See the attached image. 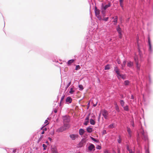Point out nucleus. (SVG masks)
Listing matches in <instances>:
<instances>
[{
	"mask_svg": "<svg viewBox=\"0 0 153 153\" xmlns=\"http://www.w3.org/2000/svg\"><path fill=\"white\" fill-rule=\"evenodd\" d=\"M140 134L141 137L142 139L145 140H147L148 137L147 134L144 132L143 129L140 130Z\"/></svg>",
	"mask_w": 153,
	"mask_h": 153,
	"instance_id": "nucleus-1",
	"label": "nucleus"
},
{
	"mask_svg": "<svg viewBox=\"0 0 153 153\" xmlns=\"http://www.w3.org/2000/svg\"><path fill=\"white\" fill-rule=\"evenodd\" d=\"M111 6V4L110 3H108V4L106 5L105 6H102V13L103 14V16H105V10L108 7H109Z\"/></svg>",
	"mask_w": 153,
	"mask_h": 153,
	"instance_id": "nucleus-2",
	"label": "nucleus"
},
{
	"mask_svg": "<svg viewBox=\"0 0 153 153\" xmlns=\"http://www.w3.org/2000/svg\"><path fill=\"white\" fill-rule=\"evenodd\" d=\"M86 142V140L85 139L82 140L78 144L79 147H81L83 146L85 144Z\"/></svg>",
	"mask_w": 153,
	"mask_h": 153,
	"instance_id": "nucleus-3",
	"label": "nucleus"
},
{
	"mask_svg": "<svg viewBox=\"0 0 153 153\" xmlns=\"http://www.w3.org/2000/svg\"><path fill=\"white\" fill-rule=\"evenodd\" d=\"M102 114L105 119H107L108 113L106 110H103L102 111Z\"/></svg>",
	"mask_w": 153,
	"mask_h": 153,
	"instance_id": "nucleus-4",
	"label": "nucleus"
},
{
	"mask_svg": "<svg viewBox=\"0 0 153 153\" xmlns=\"http://www.w3.org/2000/svg\"><path fill=\"white\" fill-rule=\"evenodd\" d=\"M78 135L77 134H70L69 136L73 140H74L76 139V138L78 137Z\"/></svg>",
	"mask_w": 153,
	"mask_h": 153,
	"instance_id": "nucleus-5",
	"label": "nucleus"
},
{
	"mask_svg": "<svg viewBox=\"0 0 153 153\" xmlns=\"http://www.w3.org/2000/svg\"><path fill=\"white\" fill-rule=\"evenodd\" d=\"M65 131L63 126H62L58 129L56 130V132H62Z\"/></svg>",
	"mask_w": 153,
	"mask_h": 153,
	"instance_id": "nucleus-6",
	"label": "nucleus"
},
{
	"mask_svg": "<svg viewBox=\"0 0 153 153\" xmlns=\"http://www.w3.org/2000/svg\"><path fill=\"white\" fill-rule=\"evenodd\" d=\"M51 153H59L56 147L52 148L51 149Z\"/></svg>",
	"mask_w": 153,
	"mask_h": 153,
	"instance_id": "nucleus-7",
	"label": "nucleus"
},
{
	"mask_svg": "<svg viewBox=\"0 0 153 153\" xmlns=\"http://www.w3.org/2000/svg\"><path fill=\"white\" fill-rule=\"evenodd\" d=\"M95 146L93 144H91L88 147V149L89 150L91 151L92 150H94Z\"/></svg>",
	"mask_w": 153,
	"mask_h": 153,
	"instance_id": "nucleus-8",
	"label": "nucleus"
},
{
	"mask_svg": "<svg viewBox=\"0 0 153 153\" xmlns=\"http://www.w3.org/2000/svg\"><path fill=\"white\" fill-rule=\"evenodd\" d=\"M94 11L96 16L100 14V10L98 9H97V8L96 7H95Z\"/></svg>",
	"mask_w": 153,
	"mask_h": 153,
	"instance_id": "nucleus-9",
	"label": "nucleus"
},
{
	"mask_svg": "<svg viewBox=\"0 0 153 153\" xmlns=\"http://www.w3.org/2000/svg\"><path fill=\"white\" fill-rule=\"evenodd\" d=\"M63 126L65 130H66L70 127V126L69 124L66 123Z\"/></svg>",
	"mask_w": 153,
	"mask_h": 153,
	"instance_id": "nucleus-10",
	"label": "nucleus"
},
{
	"mask_svg": "<svg viewBox=\"0 0 153 153\" xmlns=\"http://www.w3.org/2000/svg\"><path fill=\"white\" fill-rule=\"evenodd\" d=\"M127 131L128 132V134L129 135L130 137H131V133H132V131L131 130V129L129 127H127Z\"/></svg>",
	"mask_w": 153,
	"mask_h": 153,
	"instance_id": "nucleus-11",
	"label": "nucleus"
},
{
	"mask_svg": "<svg viewBox=\"0 0 153 153\" xmlns=\"http://www.w3.org/2000/svg\"><path fill=\"white\" fill-rule=\"evenodd\" d=\"M63 119L65 122H68L69 121V118L66 116L63 117Z\"/></svg>",
	"mask_w": 153,
	"mask_h": 153,
	"instance_id": "nucleus-12",
	"label": "nucleus"
},
{
	"mask_svg": "<svg viewBox=\"0 0 153 153\" xmlns=\"http://www.w3.org/2000/svg\"><path fill=\"white\" fill-rule=\"evenodd\" d=\"M114 105H115V109L118 112H119L120 111V110L119 109V108L117 104V103L116 102L114 103Z\"/></svg>",
	"mask_w": 153,
	"mask_h": 153,
	"instance_id": "nucleus-13",
	"label": "nucleus"
},
{
	"mask_svg": "<svg viewBox=\"0 0 153 153\" xmlns=\"http://www.w3.org/2000/svg\"><path fill=\"white\" fill-rule=\"evenodd\" d=\"M66 101L67 102H69V103H71L72 102V99L71 97H68L67 98Z\"/></svg>",
	"mask_w": 153,
	"mask_h": 153,
	"instance_id": "nucleus-14",
	"label": "nucleus"
},
{
	"mask_svg": "<svg viewBox=\"0 0 153 153\" xmlns=\"http://www.w3.org/2000/svg\"><path fill=\"white\" fill-rule=\"evenodd\" d=\"M85 132V131L84 129L81 128L79 130V133L80 135H82Z\"/></svg>",
	"mask_w": 153,
	"mask_h": 153,
	"instance_id": "nucleus-15",
	"label": "nucleus"
},
{
	"mask_svg": "<svg viewBox=\"0 0 153 153\" xmlns=\"http://www.w3.org/2000/svg\"><path fill=\"white\" fill-rule=\"evenodd\" d=\"M114 71H115L116 73H117V76L120 74V72L119 69L117 67H116L115 68Z\"/></svg>",
	"mask_w": 153,
	"mask_h": 153,
	"instance_id": "nucleus-16",
	"label": "nucleus"
},
{
	"mask_svg": "<svg viewBox=\"0 0 153 153\" xmlns=\"http://www.w3.org/2000/svg\"><path fill=\"white\" fill-rule=\"evenodd\" d=\"M74 61V59H71L68 61V65H71L72 63Z\"/></svg>",
	"mask_w": 153,
	"mask_h": 153,
	"instance_id": "nucleus-17",
	"label": "nucleus"
},
{
	"mask_svg": "<svg viewBox=\"0 0 153 153\" xmlns=\"http://www.w3.org/2000/svg\"><path fill=\"white\" fill-rule=\"evenodd\" d=\"M87 131L89 133H91L92 131V128L90 127H88L87 128Z\"/></svg>",
	"mask_w": 153,
	"mask_h": 153,
	"instance_id": "nucleus-18",
	"label": "nucleus"
},
{
	"mask_svg": "<svg viewBox=\"0 0 153 153\" xmlns=\"http://www.w3.org/2000/svg\"><path fill=\"white\" fill-rule=\"evenodd\" d=\"M148 41L149 45V48H150V49L151 50V41H150L149 36H148Z\"/></svg>",
	"mask_w": 153,
	"mask_h": 153,
	"instance_id": "nucleus-19",
	"label": "nucleus"
},
{
	"mask_svg": "<svg viewBox=\"0 0 153 153\" xmlns=\"http://www.w3.org/2000/svg\"><path fill=\"white\" fill-rule=\"evenodd\" d=\"M133 65V63L131 62H129L127 63V66L130 67H131Z\"/></svg>",
	"mask_w": 153,
	"mask_h": 153,
	"instance_id": "nucleus-20",
	"label": "nucleus"
},
{
	"mask_svg": "<svg viewBox=\"0 0 153 153\" xmlns=\"http://www.w3.org/2000/svg\"><path fill=\"white\" fill-rule=\"evenodd\" d=\"M123 0H120V6L122 7V9H123Z\"/></svg>",
	"mask_w": 153,
	"mask_h": 153,
	"instance_id": "nucleus-21",
	"label": "nucleus"
},
{
	"mask_svg": "<svg viewBox=\"0 0 153 153\" xmlns=\"http://www.w3.org/2000/svg\"><path fill=\"white\" fill-rule=\"evenodd\" d=\"M123 107V108L124 110L125 111H128L129 110L128 107V105H126L125 106H124Z\"/></svg>",
	"mask_w": 153,
	"mask_h": 153,
	"instance_id": "nucleus-22",
	"label": "nucleus"
},
{
	"mask_svg": "<svg viewBox=\"0 0 153 153\" xmlns=\"http://www.w3.org/2000/svg\"><path fill=\"white\" fill-rule=\"evenodd\" d=\"M110 65L109 64H108L106 65L105 67V70H109L110 69Z\"/></svg>",
	"mask_w": 153,
	"mask_h": 153,
	"instance_id": "nucleus-23",
	"label": "nucleus"
},
{
	"mask_svg": "<svg viewBox=\"0 0 153 153\" xmlns=\"http://www.w3.org/2000/svg\"><path fill=\"white\" fill-rule=\"evenodd\" d=\"M90 123L92 125H94L95 124V122L93 119H90Z\"/></svg>",
	"mask_w": 153,
	"mask_h": 153,
	"instance_id": "nucleus-24",
	"label": "nucleus"
},
{
	"mask_svg": "<svg viewBox=\"0 0 153 153\" xmlns=\"http://www.w3.org/2000/svg\"><path fill=\"white\" fill-rule=\"evenodd\" d=\"M120 102L121 106L123 107L124 106L125 104V102H124V101L123 100H121L120 101Z\"/></svg>",
	"mask_w": 153,
	"mask_h": 153,
	"instance_id": "nucleus-25",
	"label": "nucleus"
},
{
	"mask_svg": "<svg viewBox=\"0 0 153 153\" xmlns=\"http://www.w3.org/2000/svg\"><path fill=\"white\" fill-rule=\"evenodd\" d=\"M117 30L118 31L119 34H120V33H121V29L120 28L119 26L117 28Z\"/></svg>",
	"mask_w": 153,
	"mask_h": 153,
	"instance_id": "nucleus-26",
	"label": "nucleus"
},
{
	"mask_svg": "<svg viewBox=\"0 0 153 153\" xmlns=\"http://www.w3.org/2000/svg\"><path fill=\"white\" fill-rule=\"evenodd\" d=\"M124 76L123 75H121L120 74H119V75H118L117 76V77L119 78L120 77H121V78L124 79Z\"/></svg>",
	"mask_w": 153,
	"mask_h": 153,
	"instance_id": "nucleus-27",
	"label": "nucleus"
},
{
	"mask_svg": "<svg viewBox=\"0 0 153 153\" xmlns=\"http://www.w3.org/2000/svg\"><path fill=\"white\" fill-rule=\"evenodd\" d=\"M117 16H116L115 19H114L113 22H114V24L116 25V23H117Z\"/></svg>",
	"mask_w": 153,
	"mask_h": 153,
	"instance_id": "nucleus-28",
	"label": "nucleus"
},
{
	"mask_svg": "<svg viewBox=\"0 0 153 153\" xmlns=\"http://www.w3.org/2000/svg\"><path fill=\"white\" fill-rule=\"evenodd\" d=\"M79 87L80 90H82L83 89V86L82 85H79Z\"/></svg>",
	"mask_w": 153,
	"mask_h": 153,
	"instance_id": "nucleus-29",
	"label": "nucleus"
},
{
	"mask_svg": "<svg viewBox=\"0 0 153 153\" xmlns=\"http://www.w3.org/2000/svg\"><path fill=\"white\" fill-rule=\"evenodd\" d=\"M109 128H112L114 127V124H111L109 125L108 126Z\"/></svg>",
	"mask_w": 153,
	"mask_h": 153,
	"instance_id": "nucleus-30",
	"label": "nucleus"
},
{
	"mask_svg": "<svg viewBox=\"0 0 153 153\" xmlns=\"http://www.w3.org/2000/svg\"><path fill=\"white\" fill-rule=\"evenodd\" d=\"M136 64L137 69L138 70H139L140 69V66L139 65L138 63L137 62V63H136Z\"/></svg>",
	"mask_w": 153,
	"mask_h": 153,
	"instance_id": "nucleus-31",
	"label": "nucleus"
},
{
	"mask_svg": "<svg viewBox=\"0 0 153 153\" xmlns=\"http://www.w3.org/2000/svg\"><path fill=\"white\" fill-rule=\"evenodd\" d=\"M126 61H124L123 63V64H122V67L123 68V67H125V65H126Z\"/></svg>",
	"mask_w": 153,
	"mask_h": 153,
	"instance_id": "nucleus-32",
	"label": "nucleus"
},
{
	"mask_svg": "<svg viewBox=\"0 0 153 153\" xmlns=\"http://www.w3.org/2000/svg\"><path fill=\"white\" fill-rule=\"evenodd\" d=\"M129 82L128 80H126L124 82V84L125 85H127L129 84Z\"/></svg>",
	"mask_w": 153,
	"mask_h": 153,
	"instance_id": "nucleus-33",
	"label": "nucleus"
},
{
	"mask_svg": "<svg viewBox=\"0 0 153 153\" xmlns=\"http://www.w3.org/2000/svg\"><path fill=\"white\" fill-rule=\"evenodd\" d=\"M43 138V135L41 136H40V138H39V140L38 141L37 143H39V142H40L41 140Z\"/></svg>",
	"mask_w": 153,
	"mask_h": 153,
	"instance_id": "nucleus-34",
	"label": "nucleus"
},
{
	"mask_svg": "<svg viewBox=\"0 0 153 153\" xmlns=\"http://www.w3.org/2000/svg\"><path fill=\"white\" fill-rule=\"evenodd\" d=\"M91 138L92 140L94 141V142H97L99 141L98 140H96V139H95L94 138L91 137Z\"/></svg>",
	"mask_w": 153,
	"mask_h": 153,
	"instance_id": "nucleus-35",
	"label": "nucleus"
},
{
	"mask_svg": "<svg viewBox=\"0 0 153 153\" xmlns=\"http://www.w3.org/2000/svg\"><path fill=\"white\" fill-rule=\"evenodd\" d=\"M80 68V67L79 65H77L76 67L75 70H77Z\"/></svg>",
	"mask_w": 153,
	"mask_h": 153,
	"instance_id": "nucleus-36",
	"label": "nucleus"
},
{
	"mask_svg": "<svg viewBox=\"0 0 153 153\" xmlns=\"http://www.w3.org/2000/svg\"><path fill=\"white\" fill-rule=\"evenodd\" d=\"M96 16L99 20H101V17L99 15H96Z\"/></svg>",
	"mask_w": 153,
	"mask_h": 153,
	"instance_id": "nucleus-37",
	"label": "nucleus"
},
{
	"mask_svg": "<svg viewBox=\"0 0 153 153\" xmlns=\"http://www.w3.org/2000/svg\"><path fill=\"white\" fill-rule=\"evenodd\" d=\"M42 146L43 147L44 150H45L46 149L47 146L45 144H43L42 145Z\"/></svg>",
	"mask_w": 153,
	"mask_h": 153,
	"instance_id": "nucleus-38",
	"label": "nucleus"
},
{
	"mask_svg": "<svg viewBox=\"0 0 153 153\" xmlns=\"http://www.w3.org/2000/svg\"><path fill=\"white\" fill-rule=\"evenodd\" d=\"M74 91L73 90V89L72 88H71L70 91H69V93L71 94H72Z\"/></svg>",
	"mask_w": 153,
	"mask_h": 153,
	"instance_id": "nucleus-39",
	"label": "nucleus"
},
{
	"mask_svg": "<svg viewBox=\"0 0 153 153\" xmlns=\"http://www.w3.org/2000/svg\"><path fill=\"white\" fill-rule=\"evenodd\" d=\"M117 141L118 143H120L121 142V140L120 138V137H119V139L117 140Z\"/></svg>",
	"mask_w": 153,
	"mask_h": 153,
	"instance_id": "nucleus-40",
	"label": "nucleus"
},
{
	"mask_svg": "<svg viewBox=\"0 0 153 153\" xmlns=\"http://www.w3.org/2000/svg\"><path fill=\"white\" fill-rule=\"evenodd\" d=\"M71 84V81L70 82H69L68 83V85H67L66 87V89H67V88L69 87V86Z\"/></svg>",
	"mask_w": 153,
	"mask_h": 153,
	"instance_id": "nucleus-41",
	"label": "nucleus"
},
{
	"mask_svg": "<svg viewBox=\"0 0 153 153\" xmlns=\"http://www.w3.org/2000/svg\"><path fill=\"white\" fill-rule=\"evenodd\" d=\"M96 148L97 149H101V147L99 145H97L96 147Z\"/></svg>",
	"mask_w": 153,
	"mask_h": 153,
	"instance_id": "nucleus-42",
	"label": "nucleus"
},
{
	"mask_svg": "<svg viewBox=\"0 0 153 153\" xmlns=\"http://www.w3.org/2000/svg\"><path fill=\"white\" fill-rule=\"evenodd\" d=\"M64 97H65V96H62V97L61 98V102H60V105L61 104V102L63 100V99H64Z\"/></svg>",
	"mask_w": 153,
	"mask_h": 153,
	"instance_id": "nucleus-43",
	"label": "nucleus"
},
{
	"mask_svg": "<svg viewBox=\"0 0 153 153\" xmlns=\"http://www.w3.org/2000/svg\"><path fill=\"white\" fill-rule=\"evenodd\" d=\"M108 17L105 18H104L102 19V20H104V21H107L108 20Z\"/></svg>",
	"mask_w": 153,
	"mask_h": 153,
	"instance_id": "nucleus-44",
	"label": "nucleus"
},
{
	"mask_svg": "<svg viewBox=\"0 0 153 153\" xmlns=\"http://www.w3.org/2000/svg\"><path fill=\"white\" fill-rule=\"evenodd\" d=\"M89 122V121H86L85 122V123H84V124L85 125H87L88 123Z\"/></svg>",
	"mask_w": 153,
	"mask_h": 153,
	"instance_id": "nucleus-45",
	"label": "nucleus"
},
{
	"mask_svg": "<svg viewBox=\"0 0 153 153\" xmlns=\"http://www.w3.org/2000/svg\"><path fill=\"white\" fill-rule=\"evenodd\" d=\"M41 129L43 130L44 131H47V128H43L42 127L41 128Z\"/></svg>",
	"mask_w": 153,
	"mask_h": 153,
	"instance_id": "nucleus-46",
	"label": "nucleus"
},
{
	"mask_svg": "<svg viewBox=\"0 0 153 153\" xmlns=\"http://www.w3.org/2000/svg\"><path fill=\"white\" fill-rule=\"evenodd\" d=\"M127 149L128 151L131 149L129 148V146L128 145L127 146Z\"/></svg>",
	"mask_w": 153,
	"mask_h": 153,
	"instance_id": "nucleus-47",
	"label": "nucleus"
},
{
	"mask_svg": "<svg viewBox=\"0 0 153 153\" xmlns=\"http://www.w3.org/2000/svg\"><path fill=\"white\" fill-rule=\"evenodd\" d=\"M134 60L135 61V62H136V64L137 63V62H138V60H137V58H136V57H135L134 58Z\"/></svg>",
	"mask_w": 153,
	"mask_h": 153,
	"instance_id": "nucleus-48",
	"label": "nucleus"
},
{
	"mask_svg": "<svg viewBox=\"0 0 153 153\" xmlns=\"http://www.w3.org/2000/svg\"><path fill=\"white\" fill-rule=\"evenodd\" d=\"M45 123H46V125H47L48 124V121L47 120H46L45 122Z\"/></svg>",
	"mask_w": 153,
	"mask_h": 153,
	"instance_id": "nucleus-49",
	"label": "nucleus"
},
{
	"mask_svg": "<svg viewBox=\"0 0 153 153\" xmlns=\"http://www.w3.org/2000/svg\"><path fill=\"white\" fill-rule=\"evenodd\" d=\"M118 153H120V149L118 148L117 149Z\"/></svg>",
	"mask_w": 153,
	"mask_h": 153,
	"instance_id": "nucleus-50",
	"label": "nucleus"
},
{
	"mask_svg": "<svg viewBox=\"0 0 153 153\" xmlns=\"http://www.w3.org/2000/svg\"><path fill=\"white\" fill-rule=\"evenodd\" d=\"M121 33H120V34H119V37L121 39L122 38V36H121Z\"/></svg>",
	"mask_w": 153,
	"mask_h": 153,
	"instance_id": "nucleus-51",
	"label": "nucleus"
},
{
	"mask_svg": "<svg viewBox=\"0 0 153 153\" xmlns=\"http://www.w3.org/2000/svg\"><path fill=\"white\" fill-rule=\"evenodd\" d=\"M128 151L129 152V153H134V152L132 151L131 149L130 150H129Z\"/></svg>",
	"mask_w": 153,
	"mask_h": 153,
	"instance_id": "nucleus-52",
	"label": "nucleus"
},
{
	"mask_svg": "<svg viewBox=\"0 0 153 153\" xmlns=\"http://www.w3.org/2000/svg\"><path fill=\"white\" fill-rule=\"evenodd\" d=\"M131 125L133 127H134V123L133 122L131 123Z\"/></svg>",
	"mask_w": 153,
	"mask_h": 153,
	"instance_id": "nucleus-53",
	"label": "nucleus"
},
{
	"mask_svg": "<svg viewBox=\"0 0 153 153\" xmlns=\"http://www.w3.org/2000/svg\"><path fill=\"white\" fill-rule=\"evenodd\" d=\"M105 153H109L108 150H105L104 151Z\"/></svg>",
	"mask_w": 153,
	"mask_h": 153,
	"instance_id": "nucleus-54",
	"label": "nucleus"
},
{
	"mask_svg": "<svg viewBox=\"0 0 153 153\" xmlns=\"http://www.w3.org/2000/svg\"><path fill=\"white\" fill-rule=\"evenodd\" d=\"M54 112L55 113H56L57 112V110L56 109H54Z\"/></svg>",
	"mask_w": 153,
	"mask_h": 153,
	"instance_id": "nucleus-55",
	"label": "nucleus"
},
{
	"mask_svg": "<svg viewBox=\"0 0 153 153\" xmlns=\"http://www.w3.org/2000/svg\"><path fill=\"white\" fill-rule=\"evenodd\" d=\"M85 120L86 121L88 120V121L89 120V118L88 117H87L85 119Z\"/></svg>",
	"mask_w": 153,
	"mask_h": 153,
	"instance_id": "nucleus-56",
	"label": "nucleus"
},
{
	"mask_svg": "<svg viewBox=\"0 0 153 153\" xmlns=\"http://www.w3.org/2000/svg\"><path fill=\"white\" fill-rule=\"evenodd\" d=\"M48 139L50 141H51V140H52V138L51 137H49L48 138Z\"/></svg>",
	"mask_w": 153,
	"mask_h": 153,
	"instance_id": "nucleus-57",
	"label": "nucleus"
},
{
	"mask_svg": "<svg viewBox=\"0 0 153 153\" xmlns=\"http://www.w3.org/2000/svg\"><path fill=\"white\" fill-rule=\"evenodd\" d=\"M106 133V131L105 130H104L103 131V134H105Z\"/></svg>",
	"mask_w": 153,
	"mask_h": 153,
	"instance_id": "nucleus-58",
	"label": "nucleus"
},
{
	"mask_svg": "<svg viewBox=\"0 0 153 153\" xmlns=\"http://www.w3.org/2000/svg\"><path fill=\"white\" fill-rule=\"evenodd\" d=\"M117 63L119 64H120L121 63V62L120 60H118Z\"/></svg>",
	"mask_w": 153,
	"mask_h": 153,
	"instance_id": "nucleus-59",
	"label": "nucleus"
},
{
	"mask_svg": "<svg viewBox=\"0 0 153 153\" xmlns=\"http://www.w3.org/2000/svg\"><path fill=\"white\" fill-rule=\"evenodd\" d=\"M131 99H134V96H133V95H132L131 96Z\"/></svg>",
	"mask_w": 153,
	"mask_h": 153,
	"instance_id": "nucleus-60",
	"label": "nucleus"
},
{
	"mask_svg": "<svg viewBox=\"0 0 153 153\" xmlns=\"http://www.w3.org/2000/svg\"><path fill=\"white\" fill-rule=\"evenodd\" d=\"M54 131H52V133L51 134H52V135H54Z\"/></svg>",
	"mask_w": 153,
	"mask_h": 153,
	"instance_id": "nucleus-61",
	"label": "nucleus"
},
{
	"mask_svg": "<svg viewBox=\"0 0 153 153\" xmlns=\"http://www.w3.org/2000/svg\"><path fill=\"white\" fill-rule=\"evenodd\" d=\"M44 133H45V132H44V131H43L42 132V133H41V134H44Z\"/></svg>",
	"mask_w": 153,
	"mask_h": 153,
	"instance_id": "nucleus-62",
	"label": "nucleus"
},
{
	"mask_svg": "<svg viewBox=\"0 0 153 153\" xmlns=\"http://www.w3.org/2000/svg\"><path fill=\"white\" fill-rule=\"evenodd\" d=\"M145 153H149V152L148 150H146Z\"/></svg>",
	"mask_w": 153,
	"mask_h": 153,
	"instance_id": "nucleus-63",
	"label": "nucleus"
},
{
	"mask_svg": "<svg viewBox=\"0 0 153 153\" xmlns=\"http://www.w3.org/2000/svg\"><path fill=\"white\" fill-rule=\"evenodd\" d=\"M96 105H97V103H96V104H95H95H94V105H93V106H95Z\"/></svg>",
	"mask_w": 153,
	"mask_h": 153,
	"instance_id": "nucleus-64",
	"label": "nucleus"
}]
</instances>
